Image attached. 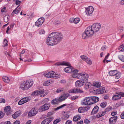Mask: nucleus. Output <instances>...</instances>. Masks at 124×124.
Wrapping results in <instances>:
<instances>
[{
  "label": "nucleus",
  "instance_id": "1",
  "mask_svg": "<svg viewBox=\"0 0 124 124\" xmlns=\"http://www.w3.org/2000/svg\"><path fill=\"white\" fill-rule=\"evenodd\" d=\"M62 34L59 32H53L50 34L46 40L47 44L50 46L56 45L62 39Z\"/></svg>",
  "mask_w": 124,
  "mask_h": 124
},
{
  "label": "nucleus",
  "instance_id": "2",
  "mask_svg": "<svg viewBox=\"0 0 124 124\" xmlns=\"http://www.w3.org/2000/svg\"><path fill=\"white\" fill-rule=\"evenodd\" d=\"M101 24L99 23H96L93 24L90 26L88 27L83 33L82 38L85 39L93 35L94 32H98L101 28Z\"/></svg>",
  "mask_w": 124,
  "mask_h": 124
},
{
  "label": "nucleus",
  "instance_id": "3",
  "mask_svg": "<svg viewBox=\"0 0 124 124\" xmlns=\"http://www.w3.org/2000/svg\"><path fill=\"white\" fill-rule=\"evenodd\" d=\"M33 84L32 81H26L21 84L20 88L23 90H27L31 87Z\"/></svg>",
  "mask_w": 124,
  "mask_h": 124
},
{
  "label": "nucleus",
  "instance_id": "4",
  "mask_svg": "<svg viewBox=\"0 0 124 124\" xmlns=\"http://www.w3.org/2000/svg\"><path fill=\"white\" fill-rule=\"evenodd\" d=\"M43 75L45 77L48 78L56 79L60 77V75L55 73L54 72L52 71L50 72H46L44 73Z\"/></svg>",
  "mask_w": 124,
  "mask_h": 124
},
{
  "label": "nucleus",
  "instance_id": "5",
  "mask_svg": "<svg viewBox=\"0 0 124 124\" xmlns=\"http://www.w3.org/2000/svg\"><path fill=\"white\" fill-rule=\"evenodd\" d=\"M47 94V93L45 92L44 89H42L35 91L32 93L31 95L32 96L40 95V97H44Z\"/></svg>",
  "mask_w": 124,
  "mask_h": 124
},
{
  "label": "nucleus",
  "instance_id": "6",
  "mask_svg": "<svg viewBox=\"0 0 124 124\" xmlns=\"http://www.w3.org/2000/svg\"><path fill=\"white\" fill-rule=\"evenodd\" d=\"M88 99H89V105L93 104L97 102L99 100V98L96 96H91L88 97Z\"/></svg>",
  "mask_w": 124,
  "mask_h": 124
},
{
  "label": "nucleus",
  "instance_id": "7",
  "mask_svg": "<svg viewBox=\"0 0 124 124\" xmlns=\"http://www.w3.org/2000/svg\"><path fill=\"white\" fill-rule=\"evenodd\" d=\"M50 103H46L41 106L39 108V112H42L48 110L50 107Z\"/></svg>",
  "mask_w": 124,
  "mask_h": 124
},
{
  "label": "nucleus",
  "instance_id": "8",
  "mask_svg": "<svg viewBox=\"0 0 124 124\" xmlns=\"http://www.w3.org/2000/svg\"><path fill=\"white\" fill-rule=\"evenodd\" d=\"M112 109L111 107H108L106 108L105 110L101 112H99L97 115L96 116L97 118H99L103 116H104L106 112H108L110 111Z\"/></svg>",
  "mask_w": 124,
  "mask_h": 124
},
{
  "label": "nucleus",
  "instance_id": "9",
  "mask_svg": "<svg viewBox=\"0 0 124 124\" xmlns=\"http://www.w3.org/2000/svg\"><path fill=\"white\" fill-rule=\"evenodd\" d=\"M87 82V80H83V79H81L77 81L75 83L76 86L77 87H81L83 85Z\"/></svg>",
  "mask_w": 124,
  "mask_h": 124
},
{
  "label": "nucleus",
  "instance_id": "10",
  "mask_svg": "<svg viewBox=\"0 0 124 124\" xmlns=\"http://www.w3.org/2000/svg\"><path fill=\"white\" fill-rule=\"evenodd\" d=\"M38 112V110L36 108H32L29 113L28 116L29 117H31L36 115Z\"/></svg>",
  "mask_w": 124,
  "mask_h": 124
},
{
  "label": "nucleus",
  "instance_id": "11",
  "mask_svg": "<svg viewBox=\"0 0 124 124\" xmlns=\"http://www.w3.org/2000/svg\"><path fill=\"white\" fill-rule=\"evenodd\" d=\"M94 10L92 6H90L87 8H86L85 12L87 16H90L93 12Z\"/></svg>",
  "mask_w": 124,
  "mask_h": 124
},
{
  "label": "nucleus",
  "instance_id": "12",
  "mask_svg": "<svg viewBox=\"0 0 124 124\" xmlns=\"http://www.w3.org/2000/svg\"><path fill=\"white\" fill-rule=\"evenodd\" d=\"M79 79H82L84 80H87V82L88 81L87 78L89 77L88 75L85 72L83 73H80Z\"/></svg>",
  "mask_w": 124,
  "mask_h": 124
},
{
  "label": "nucleus",
  "instance_id": "13",
  "mask_svg": "<svg viewBox=\"0 0 124 124\" xmlns=\"http://www.w3.org/2000/svg\"><path fill=\"white\" fill-rule=\"evenodd\" d=\"M44 21V19L43 17L39 18L35 22V25L38 27H40Z\"/></svg>",
  "mask_w": 124,
  "mask_h": 124
},
{
  "label": "nucleus",
  "instance_id": "14",
  "mask_svg": "<svg viewBox=\"0 0 124 124\" xmlns=\"http://www.w3.org/2000/svg\"><path fill=\"white\" fill-rule=\"evenodd\" d=\"M80 57L83 61H85L87 64L90 65L92 64V61L89 58L83 55L81 56Z\"/></svg>",
  "mask_w": 124,
  "mask_h": 124
},
{
  "label": "nucleus",
  "instance_id": "15",
  "mask_svg": "<svg viewBox=\"0 0 124 124\" xmlns=\"http://www.w3.org/2000/svg\"><path fill=\"white\" fill-rule=\"evenodd\" d=\"M78 70H77L74 69L72 72L73 73L72 75V76L74 78H76L79 79V74L78 73Z\"/></svg>",
  "mask_w": 124,
  "mask_h": 124
},
{
  "label": "nucleus",
  "instance_id": "16",
  "mask_svg": "<svg viewBox=\"0 0 124 124\" xmlns=\"http://www.w3.org/2000/svg\"><path fill=\"white\" fill-rule=\"evenodd\" d=\"M53 117L52 116L44 119L41 122V124H48L53 119Z\"/></svg>",
  "mask_w": 124,
  "mask_h": 124
},
{
  "label": "nucleus",
  "instance_id": "17",
  "mask_svg": "<svg viewBox=\"0 0 124 124\" xmlns=\"http://www.w3.org/2000/svg\"><path fill=\"white\" fill-rule=\"evenodd\" d=\"M117 117V116H115L110 118L109 120V124H115L116 121Z\"/></svg>",
  "mask_w": 124,
  "mask_h": 124
},
{
  "label": "nucleus",
  "instance_id": "18",
  "mask_svg": "<svg viewBox=\"0 0 124 124\" xmlns=\"http://www.w3.org/2000/svg\"><path fill=\"white\" fill-rule=\"evenodd\" d=\"M69 92L70 93H83L84 92L82 90L78 88L74 89H72L69 91Z\"/></svg>",
  "mask_w": 124,
  "mask_h": 124
},
{
  "label": "nucleus",
  "instance_id": "19",
  "mask_svg": "<svg viewBox=\"0 0 124 124\" xmlns=\"http://www.w3.org/2000/svg\"><path fill=\"white\" fill-rule=\"evenodd\" d=\"M4 110L7 115H9L11 114L10 107L9 106L5 107L4 108Z\"/></svg>",
  "mask_w": 124,
  "mask_h": 124
},
{
  "label": "nucleus",
  "instance_id": "20",
  "mask_svg": "<svg viewBox=\"0 0 124 124\" xmlns=\"http://www.w3.org/2000/svg\"><path fill=\"white\" fill-rule=\"evenodd\" d=\"M99 107L97 106H96L94 107L91 113V115H92L96 114L98 111Z\"/></svg>",
  "mask_w": 124,
  "mask_h": 124
},
{
  "label": "nucleus",
  "instance_id": "21",
  "mask_svg": "<svg viewBox=\"0 0 124 124\" xmlns=\"http://www.w3.org/2000/svg\"><path fill=\"white\" fill-rule=\"evenodd\" d=\"M101 83L99 82H93L92 84V86H93V88H99L101 86Z\"/></svg>",
  "mask_w": 124,
  "mask_h": 124
},
{
  "label": "nucleus",
  "instance_id": "22",
  "mask_svg": "<svg viewBox=\"0 0 124 124\" xmlns=\"http://www.w3.org/2000/svg\"><path fill=\"white\" fill-rule=\"evenodd\" d=\"M55 65L57 66H59L60 65H65L69 66H70V64L68 62H63L62 63H61L60 62H58L55 63Z\"/></svg>",
  "mask_w": 124,
  "mask_h": 124
},
{
  "label": "nucleus",
  "instance_id": "23",
  "mask_svg": "<svg viewBox=\"0 0 124 124\" xmlns=\"http://www.w3.org/2000/svg\"><path fill=\"white\" fill-rule=\"evenodd\" d=\"M88 98V97H85L83 100V105H89V101Z\"/></svg>",
  "mask_w": 124,
  "mask_h": 124
},
{
  "label": "nucleus",
  "instance_id": "24",
  "mask_svg": "<svg viewBox=\"0 0 124 124\" xmlns=\"http://www.w3.org/2000/svg\"><path fill=\"white\" fill-rule=\"evenodd\" d=\"M117 94L114 95L113 96L112 98L113 100H118L121 98V96L120 95Z\"/></svg>",
  "mask_w": 124,
  "mask_h": 124
},
{
  "label": "nucleus",
  "instance_id": "25",
  "mask_svg": "<svg viewBox=\"0 0 124 124\" xmlns=\"http://www.w3.org/2000/svg\"><path fill=\"white\" fill-rule=\"evenodd\" d=\"M74 69L70 67H67L64 69V71L66 72L69 73L72 72Z\"/></svg>",
  "mask_w": 124,
  "mask_h": 124
},
{
  "label": "nucleus",
  "instance_id": "26",
  "mask_svg": "<svg viewBox=\"0 0 124 124\" xmlns=\"http://www.w3.org/2000/svg\"><path fill=\"white\" fill-rule=\"evenodd\" d=\"M117 72L116 70H111L109 72V75L113 76L115 75L117 73Z\"/></svg>",
  "mask_w": 124,
  "mask_h": 124
},
{
  "label": "nucleus",
  "instance_id": "27",
  "mask_svg": "<svg viewBox=\"0 0 124 124\" xmlns=\"http://www.w3.org/2000/svg\"><path fill=\"white\" fill-rule=\"evenodd\" d=\"M20 113L19 112L17 111L12 115V117L14 119H16L20 116Z\"/></svg>",
  "mask_w": 124,
  "mask_h": 124
},
{
  "label": "nucleus",
  "instance_id": "28",
  "mask_svg": "<svg viewBox=\"0 0 124 124\" xmlns=\"http://www.w3.org/2000/svg\"><path fill=\"white\" fill-rule=\"evenodd\" d=\"M85 89H88L92 85V84H91V83L88 81L85 82Z\"/></svg>",
  "mask_w": 124,
  "mask_h": 124
},
{
  "label": "nucleus",
  "instance_id": "29",
  "mask_svg": "<svg viewBox=\"0 0 124 124\" xmlns=\"http://www.w3.org/2000/svg\"><path fill=\"white\" fill-rule=\"evenodd\" d=\"M85 109L84 108L82 107H80L78 109V111L79 113H83L84 112L85 110H87L89 109L88 108L85 107Z\"/></svg>",
  "mask_w": 124,
  "mask_h": 124
},
{
  "label": "nucleus",
  "instance_id": "30",
  "mask_svg": "<svg viewBox=\"0 0 124 124\" xmlns=\"http://www.w3.org/2000/svg\"><path fill=\"white\" fill-rule=\"evenodd\" d=\"M3 81L7 83H9L10 82V79L9 78L6 76H3L2 78Z\"/></svg>",
  "mask_w": 124,
  "mask_h": 124
},
{
  "label": "nucleus",
  "instance_id": "31",
  "mask_svg": "<svg viewBox=\"0 0 124 124\" xmlns=\"http://www.w3.org/2000/svg\"><path fill=\"white\" fill-rule=\"evenodd\" d=\"M9 16L7 15L4 17L3 19L4 21L6 23L7 22L9 21Z\"/></svg>",
  "mask_w": 124,
  "mask_h": 124
},
{
  "label": "nucleus",
  "instance_id": "32",
  "mask_svg": "<svg viewBox=\"0 0 124 124\" xmlns=\"http://www.w3.org/2000/svg\"><path fill=\"white\" fill-rule=\"evenodd\" d=\"M81 118V117L79 116H75L73 118V120L74 121H76L79 120H80Z\"/></svg>",
  "mask_w": 124,
  "mask_h": 124
},
{
  "label": "nucleus",
  "instance_id": "33",
  "mask_svg": "<svg viewBox=\"0 0 124 124\" xmlns=\"http://www.w3.org/2000/svg\"><path fill=\"white\" fill-rule=\"evenodd\" d=\"M105 87H102V88L98 89V90L99 92V94L103 93H104L105 90Z\"/></svg>",
  "mask_w": 124,
  "mask_h": 124
},
{
  "label": "nucleus",
  "instance_id": "34",
  "mask_svg": "<svg viewBox=\"0 0 124 124\" xmlns=\"http://www.w3.org/2000/svg\"><path fill=\"white\" fill-rule=\"evenodd\" d=\"M59 102V101L58 99H55L52 100L51 103L53 104H58Z\"/></svg>",
  "mask_w": 124,
  "mask_h": 124
},
{
  "label": "nucleus",
  "instance_id": "35",
  "mask_svg": "<svg viewBox=\"0 0 124 124\" xmlns=\"http://www.w3.org/2000/svg\"><path fill=\"white\" fill-rule=\"evenodd\" d=\"M25 103L29 101L30 100V98L29 97H25L23 98Z\"/></svg>",
  "mask_w": 124,
  "mask_h": 124
},
{
  "label": "nucleus",
  "instance_id": "36",
  "mask_svg": "<svg viewBox=\"0 0 124 124\" xmlns=\"http://www.w3.org/2000/svg\"><path fill=\"white\" fill-rule=\"evenodd\" d=\"M19 6H17V7L13 11L12 13H13L14 14H16L18 13L20 11V10L19 9H17V8H18Z\"/></svg>",
  "mask_w": 124,
  "mask_h": 124
},
{
  "label": "nucleus",
  "instance_id": "37",
  "mask_svg": "<svg viewBox=\"0 0 124 124\" xmlns=\"http://www.w3.org/2000/svg\"><path fill=\"white\" fill-rule=\"evenodd\" d=\"M3 44H4V45L3 46V47L7 46L8 45V43L7 40L6 39H5L4 40Z\"/></svg>",
  "mask_w": 124,
  "mask_h": 124
},
{
  "label": "nucleus",
  "instance_id": "38",
  "mask_svg": "<svg viewBox=\"0 0 124 124\" xmlns=\"http://www.w3.org/2000/svg\"><path fill=\"white\" fill-rule=\"evenodd\" d=\"M121 74L120 72H117V74L115 75L116 76L115 78L117 79L119 78L121 76Z\"/></svg>",
  "mask_w": 124,
  "mask_h": 124
},
{
  "label": "nucleus",
  "instance_id": "39",
  "mask_svg": "<svg viewBox=\"0 0 124 124\" xmlns=\"http://www.w3.org/2000/svg\"><path fill=\"white\" fill-rule=\"evenodd\" d=\"M50 82L48 80L45 82L44 83L43 85L45 86H47L50 85Z\"/></svg>",
  "mask_w": 124,
  "mask_h": 124
},
{
  "label": "nucleus",
  "instance_id": "40",
  "mask_svg": "<svg viewBox=\"0 0 124 124\" xmlns=\"http://www.w3.org/2000/svg\"><path fill=\"white\" fill-rule=\"evenodd\" d=\"M118 58L121 61L124 62V56L122 55H119L118 56Z\"/></svg>",
  "mask_w": 124,
  "mask_h": 124
},
{
  "label": "nucleus",
  "instance_id": "41",
  "mask_svg": "<svg viewBox=\"0 0 124 124\" xmlns=\"http://www.w3.org/2000/svg\"><path fill=\"white\" fill-rule=\"evenodd\" d=\"M80 21V19L78 18H76L74 19V23L75 24L78 23Z\"/></svg>",
  "mask_w": 124,
  "mask_h": 124
},
{
  "label": "nucleus",
  "instance_id": "42",
  "mask_svg": "<svg viewBox=\"0 0 124 124\" xmlns=\"http://www.w3.org/2000/svg\"><path fill=\"white\" fill-rule=\"evenodd\" d=\"M69 117V115L67 114H65L63 116V118L64 119H66Z\"/></svg>",
  "mask_w": 124,
  "mask_h": 124
},
{
  "label": "nucleus",
  "instance_id": "43",
  "mask_svg": "<svg viewBox=\"0 0 124 124\" xmlns=\"http://www.w3.org/2000/svg\"><path fill=\"white\" fill-rule=\"evenodd\" d=\"M107 105V103L105 102H102L100 104L102 108H104L106 107Z\"/></svg>",
  "mask_w": 124,
  "mask_h": 124
},
{
  "label": "nucleus",
  "instance_id": "44",
  "mask_svg": "<svg viewBox=\"0 0 124 124\" xmlns=\"http://www.w3.org/2000/svg\"><path fill=\"white\" fill-rule=\"evenodd\" d=\"M25 103L24 102V101L22 99H21L18 102V104L19 105H21L24 103Z\"/></svg>",
  "mask_w": 124,
  "mask_h": 124
},
{
  "label": "nucleus",
  "instance_id": "45",
  "mask_svg": "<svg viewBox=\"0 0 124 124\" xmlns=\"http://www.w3.org/2000/svg\"><path fill=\"white\" fill-rule=\"evenodd\" d=\"M61 121V120L60 118L57 119L54 121L53 122V124H56L58 123L60 121Z\"/></svg>",
  "mask_w": 124,
  "mask_h": 124
},
{
  "label": "nucleus",
  "instance_id": "46",
  "mask_svg": "<svg viewBox=\"0 0 124 124\" xmlns=\"http://www.w3.org/2000/svg\"><path fill=\"white\" fill-rule=\"evenodd\" d=\"M67 104H64L63 105H61V106L59 107H57L56 108V110H58V109H60L61 108H62L63 107H65V106H67Z\"/></svg>",
  "mask_w": 124,
  "mask_h": 124
},
{
  "label": "nucleus",
  "instance_id": "47",
  "mask_svg": "<svg viewBox=\"0 0 124 124\" xmlns=\"http://www.w3.org/2000/svg\"><path fill=\"white\" fill-rule=\"evenodd\" d=\"M98 91V89H97L93 90L92 92L95 94H100L99 93V92Z\"/></svg>",
  "mask_w": 124,
  "mask_h": 124
},
{
  "label": "nucleus",
  "instance_id": "48",
  "mask_svg": "<svg viewBox=\"0 0 124 124\" xmlns=\"http://www.w3.org/2000/svg\"><path fill=\"white\" fill-rule=\"evenodd\" d=\"M53 114V112H49L46 115V117H48L52 115Z\"/></svg>",
  "mask_w": 124,
  "mask_h": 124
},
{
  "label": "nucleus",
  "instance_id": "49",
  "mask_svg": "<svg viewBox=\"0 0 124 124\" xmlns=\"http://www.w3.org/2000/svg\"><path fill=\"white\" fill-rule=\"evenodd\" d=\"M63 88H59L56 91V92L57 93H60L63 90Z\"/></svg>",
  "mask_w": 124,
  "mask_h": 124
},
{
  "label": "nucleus",
  "instance_id": "50",
  "mask_svg": "<svg viewBox=\"0 0 124 124\" xmlns=\"http://www.w3.org/2000/svg\"><path fill=\"white\" fill-rule=\"evenodd\" d=\"M45 33V31L43 29H41L40 30L39 34H44Z\"/></svg>",
  "mask_w": 124,
  "mask_h": 124
},
{
  "label": "nucleus",
  "instance_id": "51",
  "mask_svg": "<svg viewBox=\"0 0 124 124\" xmlns=\"http://www.w3.org/2000/svg\"><path fill=\"white\" fill-rule=\"evenodd\" d=\"M64 98V97H63L62 95L58 99L59 101L61 102L63 100H65Z\"/></svg>",
  "mask_w": 124,
  "mask_h": 124
},
{
  "label": "nucleus",
  "instance_id": "52",
  "mask_svg": "<svg viewBox=\"0 0 124 124\" xmlns=\"http://www.w3.org/2000/svg\"><path fill=\"white\" fill-rule=\"evenodd\" d=\"M15 3L16 5H18L19 4V6L20 5V4L21 2L20 1L18 0H15Z\"/></svg>",
  "mask_w": 124,
  "mask_h": 124
},
{
  "label": "nucleus",
  "instance_id": "53",
  "mask_svg": "<svg viewBox=\"0 0 124 124\" xmlns=\"http://www.w3.org/2000/svg\"><path fill=\"white\" fill-rule=\"evenodd\" d=\"M117 94L120 95L122 97H124V92H120L118 93H117Z\"/></svg>",
  "mask_w": 124,
  "mask_h": 124
},
{
  "label": "nucleus",
  "instance_id": "54",
  "mask_svg": "<svg viewBox=\"0 0 124 124\" xmlns=\"http://www.w3.org/2000/svg\"><path fill=\"white\" fill-rule=\"evenodd\" d=\"M4 114L2 111H0V119L2 118Z\"/></svg>",
  "mask_w": 124,
  "mask_h": 124
},
{
  "label": "nucleus",
  "instance_id": "55",
  "mask_svg": "<svg viewBox=\"0 0 124 124\" xmlns=\"http://www.w3.org/2000/svg\"><path fill=\"white\" fill-rule=\"evenodd\" d=\"M64 97V99L65 100L69 96V94H64L62 95Z\"/></svg>",
  "mask_w": 124,
  "mask_h": 124
},
{
  "label": "nucleus",
  "instance_id": "56",
  "mask_svg": "<svg viewBox=\"0 0 124 124\" xmlns=\"http://www.w3.org/2000/svg\"><path fill=\"white\" fill-rule=\"evenodd\" d=\"M5 100L3 98H0V103H5Z\"/></svg>",
  "mask_w": 124,
  "mask_h": 124
},
{
  "label": "nucleus",
  "instance_id": "57",
  "mask_svg": "<svg viewBox=\"0 0 124 124\" xmlns=\"http://www.w3.org/2000/svg\"><path fill=\"white\" fill-rule=\"evenodd\" d=\"M4 54H5L6 56H8L10 57L11 56V55L10 54H9L8 53L7 51H5L4 52Z\"/></svg>",
  "mask_w": 124,
  "mask_h": 124
},
{
  "label": "nucleus",
  "instance_id": "58",
  "mask_svg": "<svg viewBox=\"0 0 124 124\" xmlns=\"http://www.w3.org/2000/svg\"><path fill=\"white\" fill-rule=\"evenodd\" d=\"M78 97L77 96H75L71 97V99L72 100H74L76 99Z\"/></svg>",
  "mask_w": 124,
  "mask_h": 124
},
{
  "label": "nucleus",
  "instance_id": "59",
  "mask_svg": "<svg viewBox=\"0 0 124 124\" xmlns=\"http://www.w3.org/2000/svg\"><path fill=\"white\" fill-rule=\"evenodd\" d=\"M72 121L70 120H69L67 121L66 122L65 124H71Z\"/></svg>",
  "mask_w": 124,
  "mask_h": 124
},
{
  "label": "nucleus",
  "instance_id": "60",
  "mask_svg": "<svg viewBox=\"0 0 124 124\" xmlns=\"http://www.w3.org/2000/svg\"><path fill=\"white\" fill-rule=\"evenodd\" d=\"M107 48V47L106 46H102L101 48V49L103 51L105 50Z\"/></svg>",
  "mask_w": 124,
  "mask_h": 124
},
{
  "label": "nucleus",
  "instance_id": "61",
  "mask_svg": "<svg viewBox=\"0 0 124 124\" xmlns=\"http://www.w3.org/2000/svg\"><path fill=\"white\" fill-rule=\"evenodd\" d=\"M120 116L121 119H124V111L121 114Z\"/></svg>",
  "mask_w": 124,
  "mask_h": 124
},
{
  "label": "nucleus",
  "instance_id": "62",
  "mask_svg": "<svg viewBox=\"0 0 124 124\" xmlns=\"http://www.w3.org/2000/svg\"><path fill=\"white\" fill-rule=\"evenodd\" d=\"M84 122L85 123L87 124L90 123V121L88 119H86L85 120Z\"/></svg>",
  "mask_w": 124,
  "mask_h": 124
},
{
  "label": "nucleus",
  "instance_id": "63",
  "mask_svg": "<svg viewBox=\"0 0 124 124\" xmlns=\"http://www.w3.org/2000/svg\"><path fill=\"white\" fill-rule=\"evenodd\" d=\"M83 123V121L82 120H80V121L77 122V124H82Z\"/></svg>",
  "mask_w": 124,
  "mask_h": 124
},
{
  "label": "nucleus",
  "instance_id": "64",
  "mask_svg": "<svg viewBox=\"0 0 124 124\" xmlns=\"http://www.w3.org/2000/svg\"><path fill=\"white\" fill-rule=\"evenodd\" d=\"M119 3L122 5H124V0L120 1Z\"/></svg>",
  "mask_w": 124,
  "mask_h": 124
}]
</instances>
